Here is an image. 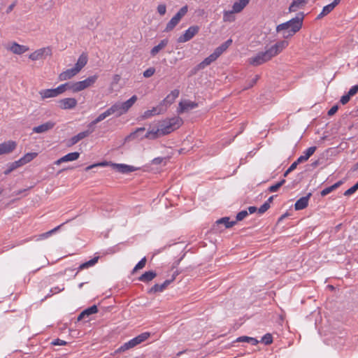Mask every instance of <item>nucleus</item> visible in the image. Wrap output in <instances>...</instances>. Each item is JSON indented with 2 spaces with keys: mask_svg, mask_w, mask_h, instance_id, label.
<instances>
[{
  "mask_svg": "<svg viewBox=\"0 0 358 358\" xmlns=\"http://www.w3.org/2000/svg\"><path fill=\"white\" fill-rule=\"evenodd\" d=\"M146 262H147V259H146V257H144L143 258H142L137 264L136 265L134 266V268H133V270L131 271V274H134L137 271L140 270V269H142L145 267V264H146Z\"/></svg>",
  "mask_w": 358,
  "mask_h": 358,
  "instance_id": "44",
  "label": "nucleus"
},
{
  "mask_svg": "<svg viewBox=\"0 0 358 358\" xmlns=\"http://www.w3.org/2000/svg\"><path fill=\"white\" fill-rule=\"evenodd\" d=\"M22 166L21 163L20 162L19 159L17 161H15L13 162L9 163L7 164V169L4 171L3 173L5 175L10 174L12 171L15 170L16 169Z\"/></svg>",
  "mask_w": 358,
  "mask_h": 358,
  "instance_id": "39",
  "label": "nucleus"
},
{
  "mask_svg": "<svg viewBox=\"0 0 358 358\" xmlns=\"http://www.w3.org/2000/svg\"><path fill=\"white\" fill-rule=\"evenodd\" d=\"M269 60L270 58L268 55V53H266V52L264 51L259 52L256 55L249 58L248 62L250 64L254 66H257Z\"/></svg>",
  "mask_w": 358,
  "mask_h": 358,
  "instance_id": "6",
  "label": "nucleus"
},
{
  "mask_svg": "<svg viewBox=\"0 0 358 358\" xmlns=\"http://www.w3.org/2000/svg\"><path fill=\"white\" fill-rule=\"evenodd\" d=\"M358 92V85L352 86L348 91V94L352 96Z\"/></svg>",
  "mask_w": 358,
  "mask_h": 358,
  "instance_id": "59",
  "label": "nucleus"
},
{
  "mask_svg": "<svg viewBox=\"0 0 358 358\" xmlns=\"http://www.w3.org/2000/svg\"><path fill=\"white\" fill-rule=\"evenodd\" d=\"M16 147L17 143L13 141H8L0 143V155L12 152Z\"/></svg>",
  "mask_w": 358,
  "mask_h": 358,
  "instance_id": "14",
  "label": "nucleus"
},
{
  "mask_svg": "<svg viewBox=\"0 0 358 358\" xmlns=\"http://www.w3.org/2000/svg\"><path fill=\"white\" fill-rule=\"evenodd\" d=\"M356 191L354 189V188L352 187H351L350 188H349L348 189H347L345 192H344V195L345 196H350L352 194H354Z\"/></svg>",
  "mask_w": 358,
  "mask_h": 358,
  "instance_id": "64",
  "label": "nucleus"
},
{
  "mask_svg": "<svg viewBox=\"0 0 358 358\" xmlns=\"http://www.w3.org/2000/svg\"><path fill=\"white\" fill-rule=\"evenodd\" d=\"M221 224H224L226 229H229L234 226L236 224V221H230L229 217H224L217 220L214 224L213 227H215L216 226H218Z\"/></svg>",
  "mask_w": 358,
  "mask_h": 358,
  "instance_id": "30",
  "label": "nucleus"
},
{
  "mask_svg": "<svg viewBox=\"0 0 358 358\" xmlns=\"http://www.w3.org/2000/svg\"><path fill=\"white\" fill-rule=\"evenodd\" d=\"M168 43L169 40L167 38L162 40L157 45H155L151 49L150 55L155 57L161 50L167 45Z\"/></svg>",
  "mask_w": 358,
  "mask_h": 358,
  "instance_id": "35",
  "label": "nucleus"
},
{
  "mask_svg": "<svg viewBox=\"0 0 358 358\" xmlns=\"http://www.w3.org/2000/svg\"><path fill=\"white\" fill-rule=\"evenodd\" d=\"M56 92L57 93L58 96L64 93L66 90L65 88V85L64 84L60 85L57 87L55 88Z\"/></svg>",
  "mask_w": 358,
  "mask_h": 358,
  "instance_id": "58",
  "label": "nucleus"
},
{
  "mask_svg": "<svg viewBox=\"0 0 358 358\" xmlns=\"http://www.w3.org/2000/svg\"><path fill=\"white\" fill-rule=\"evenodd\" d=\"M79 157L80 153L78 152H70L56 160L54 162V164L60 165L62 163L73 162L77 160L79 158Z\"/></svg>",
  "mask_w": 358,
  "mask_h": 358,
  "instance_id": "15",
  "label": "nucleus"
},
{
  "mask_svg": "<svg viewBox=\"0 0 358 358\" xmlns=\"http://www.w3.org/2000/svg\"><path fill=\"white\" fill-rule=\"evenodd\" d=\"M145 130V127L137 128L134 132H131L129 136V138L136 139L138 138V134L143 133Z\"/></svg>",
  "mask_w": 358,
  "mask_h": 358,
  "instance_id": "48",
  "label": "nucleus"
},
{
  "mask_svg": "<svg viewBox=\"0 0 358 358\" xmlns=\"http://www.w3.org/2000/svg\"><path fill=\"white\" fill-rule=\"evenodd\" d=\"M36 152H28L25 154L22 157H21L19 161L21 163L22 166L32 161L36 156Z\"/></svg>",
  "mask_w": 358,
  "mask_h": 358,
  "instance_id": "38",
  "label": "nucleus"
},
{
  "mask_svg": "<svg viewBox=\"0 0 358 358\" xmlns=\"http://www.w3.org/2000/svg\"><path fill=\"white\" fill-rule=\"evenodd\" d=\"M166 120L174 130L178 129L183 123L182 119L179 116H176L169 119H166Z\"/></svg>",
  "mask_w": 358,
  "mask_h": 358,
  "instance_id": "34",
  "label": "nucleus"
},
{
  "mask_svg": "<svg viewBox=\"0 0 358 358\" xmlns=\"http://www.w3.org/2000/svg\"><path fill=\"white\" fill-rule=\"evenodd\" d=\"M64 289V287H62V288H60L59 287H52L50 290V293L45 297V299L49 297V296H51L52 295H53L54 294H57V293H59L62 291H63Z\"/></svg>",
  "mask_w": 358,
  "mask_h": 358,
  "instance_id": "50",
  "label": "nucleus"
},
{
  "mask_svg": "<svg viewBox=\"0 0 358 358\" xmlns=\"http://www.w3.org/2000/svg\"><path fill=\"white\" fill-rule=\"evenodd\" d=\"M298 162L296 161H295L294 162H293L291 166L285 171V172L283 174V176L284 177H287V175L291 173L292 171H293L297 166L298 165Z\"/></svg>",
  "mask_w": 358,
  "mask_h": 358,
  "instance_id": "52",
  "label": "nucleus"
},
{
  "mask_svg": "<svg viewBox=\"0 0 358 358\" xmlns=\"http://www.w3.org/2000/svg\"><path fill=\"white\" fill-rule=\"evenodd\" d=\"M270 208V205L266 203L265 202L257 209L258 213L259 214L264 213L268 208Z\"/></svg>",
  "mask_w": 358,
  "mask_h": 358,
  "instance_id": "55",
  "label": "nucleus"
},
{
  "mask_svg": "<svg viewBox=\"0 0 358 358\" xmlns=\"http://www.w3.org/2000/svg\"><path fill=\"white\" fill-rule=\"evenodd\" d=\"M219 57L214 52L210 54L208 57L204 59L203 61L200 62L196 65V70H201L203 69L207 66L210 65L212 62L215 61Z\"/></svg>",
  "mask_w": 358,
  "mask_h": 358,
  "instance_id": "21",
  "label": "nucleus"
},
{
  "mask_svg": "<svg viewBox=\"0 0 358 358\" xmlns=\"http://www.w3.org/2000/svg\"><path fill=\"white\" fill-rule=\"evenodd\" d=\"M51 54L52 50L49 47L43 48L31 53L29 56V58L33 61H36L43 58L44 55H51Z\"/></svg>",
  "mask_w": 358,
  "mask_h": 358,
  "instance_id": "11",
  "label": "nucleus"
},
{
  "mask_svg": "<svg viewBox=\"0 0 358 358\" xmlns=\"http://www.w3.org/2000/svg\"><path fill=\"white\" fill-rule=\"evenodd\" d=\"M342 184H343V181L339 180V181L336 182V183H334L333 185L324 188L320 192L321 196H325L326 195L329 194V193H331V192H333L334 190H335L336 189L339 187Z\"/></svg>",
  "mask_w": 358,
  "mask_h": 358,
  "instance_id": "37",
  "label": "nucleus"
},
{
  "mask_svg": "<svg viewBox=\"0 0 358 358\" xmlns=\"http://www.w3.org/2000/svg\"><path fill=\"white\" fill-rule=\"evenodd\" d=\"M338 110V105H335L334 106H332L328 111L327 114L329 116H332L334 115Z\"/></svg>",
  "mask_w": 358,
  "mask_h": 358,
  "instance_id": "60",
  "label": "nucleus"
},
{
  "mask_svg": "<svg viewBox=\"0 0 358 358\" xmlns=\"http://www.w3.org/2000/svg\"><path fill=\"white\" fill-rule=\"evenodd\" d=\"M198 106V103L189 100L181 101L179 103L178 113H182L189 110L196 108Z\"/></svg>",
  "mask_w": 358,
  "mask_h": 358,
  "instance_id": "16",
  "label": "nucleus"
},
{
  "mask_svg": "<svg viewBox=\"0 0 358 358\" xmlns=\"http://www.w3.org/2000/svg\"><path fill=\"white\" fill-rule=\"evenodd\" d=\"M79 71L75 68L73 67L71 69H69L63 72H62L59 75V80L64 81L66 80H69L71 78H73L74 76H76Z\"/></svg>",
  "mask_w": 358,
  "mask_h": 358,
  "instance_id": "23",
  "label": "nucleus"
},
{
  "mask_svg": "<svg viewBox=\"0 0 358 358\" xmlns=\"http://www.w3.org/2000/svg\"><path fill=\"white\" fill-rule=\"evenodd\" d=\"M55 124L53 122L48 121V122H46L39 125V126L34 127L32 129V131L34 133H37V134L45 133V132L52 129L54 127Z\"/></svg>",
  "mask_w": 358,
  "mask_h": 358,
  "instance_id": "18",
  "label": "nucleus"
},
{
  "mask_svg": "<svg viewBox=\"0 0 358 358\" xmlns=\"http://www.w3.org/2000/svg\"><path fill=\"white\" fill-rule=\"evenodd\" d=\"M155 69L154 67H150L143 72V76L145 78H150L154 75Z\"/></svg>",
  "mask_w": 358,
  "mask_h": 358,
  "instance_id": "53",
  "label": "nucleus"
},
{
  "mask_svg": "<svg viewBox=\"0 0 358 358\" xmlns=\"http://www.w3.org/2000/svg\"><path fill=\"white\" fill-rule=\"evenodd\" d=\"M99 259V257L97 256V257H94V258L91 259L90 260L85 262V263H83L81 264L77 268V272L76 273L75 275L74 276H76L77 274L78 273L79 271H80L81 270H83V269H85V268H88L91 266H94L98 260Z\"/></svg>",
  "mask_w": 358,
  "mask_h": 358,
  "instance_id": "28",
  "label": "nucleus"
},
{
  "mask_svg": "<svg viewBox=\"0 0 358 358\" xmlns=\"http://www.w3.org/2000/svg\"><path fill=\"white\" fill-rule=\"evenodd\" d=\"M308 0H293L289 7V12H295L299 8H301L306 6Z\"/></svg>",
  "mask_w": 358,
  "mask_h": 358,
  "instance_id": "31",
  "label": "nucleus"
},
{
  "mask_svg": "<svg viewBox=\"0 0 358 358\" xmlns=\"http://www.w3.org/2000/svg\"><path fill=\"white\" fill-rule=\"evenodd\" d=\"M59 106L63 110H70L74 108L78 101L74 98H65L59 101Z\"/></svg>",
  "mask_w": 358,
  "mask_h": 358,
  "instance_id": "13",
  "label": "nucleus"
},
{
  "mask_svg": "<svg viewBox=\"0 0 358 358\" xmlns=\"http://www.w3.org/2000/svg\"><path fill=\"white\" fill-rule=\"evenodd\" d=\"M166 112V108L161 105V103L156 106L153 107L151 110H145L142 115V119L145 120L148 119L152 116L156 115L162 114Z\"/></svg>",
  "mask_w": 358,
  "mask_h": 358,
  "instance_id": "9",
  "label": "nucleus"
},
{
  "mask_svg": "<svg viewBox=\"0 0 358 358\" xmlns=\"http://www.w3.org/2000/svg\"><path fill=\"white\" fill-rule=\"evenodd\" d=\"M150 336V333L149 332H143L138 336L134 337V338L131 339L133 345L134 347L136 345L141 344V343L146 341L149 337Z\"/></svg>",
  "mask_w": 358,
  "mask_h": 358,
  "instance_id": "32",
  "label": "nucleus"
},
{
  "mask_svg": "<svg viewBox=\"0 0 358 358\" xmlns=\"http://www.w3.org/2000/svg\"><path fill=\"white\" fill-rule=\"evenodd\" d=\"M227 48L222 43L220 46L216 48L214 50V52L220 57L224 51H226Z\"/></svg>",
  "mask_w": 358,
  "mask_h": 358,
  "instance_id": "51",
  "label": "nucleus"
},
{
  "mask_svg": "<svg viewBox=\"0 0 358 358\" xmlns=\"http://www.w3.org/2000/svg\"><path fill=\"white\" fill-rule=\"evenodd\" d=\"M110 166L113 170L123 174H127L138 169V168L124 164L111 163Z\"/></svg>",
  "mask_w": 358,
  "mask_h": 358,
  "instance_id": "8",
  "label": "nucleus"
},
{
  "mask_svg": "<svg viewBox=\"0 0 358 358\" xmlns=\"http://www.w3.org/2000/svg\"><path fill=\"white\" fill-rule=\"evenodd\" d=\"M137 99H138L137 96L133 95L127 101L122 102V103H120L121 104L122 109H123V110L125 113L131 108V106L135 103V102L137 101Z\"/></svg>",
  "mask_w": 358,
  "mask_h": 358,
  "instance_id": "33",
  "label": "nucleus"
},
{
  "mask_svg": "<svg viewBox=\"0 0 358 358\" xmlns=\"http://www.w3.org/2000/svg\"><path fill=\"white\" fill-rule=\"evenodd\" d=\"M180 94L179 90L175 89L169 94L166 98H164L160 103L164 107L166 108V110L167 108L171 106L176 100V98L178 97Z\"/></svg>",
  "mask_w": 358,
  "mask_h": 358,
  "instance_id": "10",
  "label": "nucleus"
},
{
  "mask_svg": "<svg viewBox=\"0 0 358 358\" xmlns=\"http://www.w3.org/2000/svg\"><path fill=\"white\" fill-rule=\"evenodd\" d=\"M316 149V146H311L308 148L303 152V155H301L296 161L298 162V164L307 161L309 157L314 154Z\"/></svg>",
  "mask_w": 358,
  "mask_h": 358,
  "instance_id": "25",
  "label": "nucleus"
},
{
  "mask_svg": "<svg viewBox=\"0 0 358 358\" xmlns=\"http://www.w3.org/2000/svg\"><path fill=\"white\" fill-rule=\"evenodd\" d=\"M341 0H334V1L323 7L322 12L317 16V20H320L330 13L334 8L340 3Z\"/></svg>",
  "mask_w": 358,
  "mask_h": 358,
  "instance_id": "17",
  "label": "nucleus"
},
{
  "mask_svg": "<svg viewBox=\"0 0 358 358\" xmlns=\"http://www.w3.org/2000/svg\"><path fill=\"white\" fill-rule=\"evenodd\" d=\"M310 196L311 193H308L306 196H302L298 199L294 204V209L296 210H300L306 208L308 205Z\"/></svg>",
  "mask_w": 358,
  "mask_h": 358,
  "instance_id": "22",
  "label": "nucleus"
},
{
  "mask_svg": "<svg viewBox=\"0 0 358 358\" xmlns=\"http://www.w3.org/2000/svg\"><path fill=\"white\" fill-rule=\"evenodd\" d=\"M303 13L300 12L296 15L295 17L286 22L278 25L276 27V31L278 32L283 31L282 34L284 38L293 36L301 29L303 24Z\"/></svg>",
  "mask_w": 358,
  "mask_h": 358,
  "instance_id": "1",
  "label": "nucleus"
},
{
  "mask_svg": "<svg viewBox=\"0 0 358 358\" xmlns=\"http://www.w3.org/2000/svg\"><path fill=\"white\" fill-rule=\"evenodd\" d=\"M92 132H93V129L86 130V131L78 133L77 135L71 138L68 145L71 146V145L76 144L80 140L87 137Z\"/></svg>",
  "mask_w": 358,
  "mask_h": 358,
  "instance_id": "19",
  "label": "nucleus"
},
{
  "mask_svg": "<svg viewBox=\"0 0 358 358\" xmlns=\"http://www.w3.org/2000/svg\"><path fill=\"white\" fill-rule=\"evenodd\" d=\"M87 63V55L85 53H83L80 55L76 64H75V68L80 71Z\"/></svg>",
  "mask_w": 358,
  "mask_h": 358,
  "instance_id": "36",
  "label": "nucleus"
},
{
  "mask_svg": "<svg viewBox=\"0 0 358 358\" xmlns=\"http://www.w3.org/2000/svg\"><path fill=\"white\" fill-rule=\"evenodd\" d=\"M261 342L265 345H270L273 343V336L271 334H266L261 340Z\"/></svg>",
  "mask_w": 358,
  "mask_h": 358,
  "instance_id": "46",
  "label": "nucleus"
},
{
  "mask_svg": "<svg viewBox=\"0 0 358 358\" xmlns=\"http://www.w3.org/2000/svg\"><path fill=\"white\" fill-rule=\"evenodd\" d=\"M249 1L250 0H238V1H236L233 4L232 10L231 12H224V20H228L227 15L229 14H231L233 13H240L248 4Z\"/></svg>",
  "mask_w": 358,
  "mask_h": 358,
  "instance_id": "7",
  "label": "nucleus"
},
{
  "mask_svg": "<svg viewBox=\"0 0 358 358\" xmlns=\"http://www.w3.org/2000/svg\"><path fill=\"white\" fill-rule=\"evenodd\" d=\"M13 53L16 55H22L29 50V48L26 45H20L16 42L12 43L10 46L8 48Z\"/></svg>",
  "mask_w": 358,
  "mask_h": 358,
  "instance_id": "20",
  "label": "nucleus"
},
{
  "mask_svg": "<svg viewBox=\"0 0 358 358\" xmlns=\"http://www.w3.org/2000/svg\"><path fill=\"white\" fill-rule=\"evenodd\" d=\"M134 348L132 342L131 340H129L128 342L124 343L123 345H122L119 348H117L115 351L116 353H121L122 352H124L127 350H129L131 348Z\"/></svg>",
  "mask_w": 358,
  "mask_h": 358,
  "instance_id": "42",
  "label": "nucleus"
},
{
  "mask_svg": "<svg viewBox=\"0 0 358 358\" xmlns=\"http://www.w3.org/2000/svg\"><path fill=\"white\" fill-rule=\"evenodd\" d=\"M187 10V6H182L166 24V27L164 29V31L169 32L173 30L176 27V26L179 23L182 17L186 15Z\"/></svg>",
  "mask_w": 358,
  "mask_h": 358,
  "instance_id": "3",
  "label": "nucleus"
},
{
  "mask_svg": "<svg viewBox=\"0 0 358 358\" xmlns=\"http://www.w3.org/2000/svg\"><path fill=\"white\" fill-rule=\"evenodd\" d=\"M134 348L132 342L131 340H129L128 342L124 343L123 345H122L119 348H117L115 351L116 353H121L122 352H124L127 350H129L131 348Z\"/></svg>",
  "mask_w": 358,
  "mask_h": 358,
  "instance_id": "43",
  "label": "nucleus"
},
{
  "mask_svg": "<svg viewBox=\"0 0 358 358\" xmlns=\"http://www.w3.org/2000/svg\"><path fill=\"white\" fill-rule=\"evenodd\" d=\"M280 187L278 185V183H275V185H273L270 186L268 189V192H275L279 189Z\"/></svg>",
  "mask_w": 358,
  "mask_h": 358,
  "instance_id": "63",
  "label": "nucleus"
},
{
  "mask_svg": "<svg viewBox=\"0 0 358 358\" xmlns=\"http://www.w3.org/2000/svg\"><path fill=\"white\" fill-rule=\"evenodd\" d=\"M235 341L236 342H246V343L251 344L252 345H256L259 343V341L257 340L255 338L249 337V336H240V337L237 338Z\"/></svg>",
  "mask_w": 358,
  "mask_h": 358,
  "instance_id": "40",
  "label": "nucleus"
},
{
  "mask_svg": "<svg viewBox=\"0 0 358 358\" xmlns=\"http://www.w3.org/2000/svg\"><path fill=\"white\" fill-rule=\"evenodd\" d=\"M38 93L43 100L48 98H54L58 96V94L56 92L55 88L41 90Z\"/></svg>",
  "mask_w": 358,
  "mask_h": 358,
  "instance_id": "29",
  "label": "nucleus"
},
{
  "mask_svg": "<svg viewBox=\"0 0 358 358\" xmlns=\"http://www.w3.org/2000/svg\"><path fill=\"white\" fill-rule=\"evenodd\" d=\"M98 312V308L96 305H93L84 310H83L78 317V321H80L85 317H88L90 315L96 313Z\"/></svg>",
  "mask_w": 358,
  "mask_h": 358,
  "instance_id": "24",
  "label": "nucleus"
},
{
  "mask_svg": "<svg viewBox=\"0 0 358 358\" xmlns=\"http://www.w3.org/2000/svg\"><path fill=\"white\" fill-rule=\"evenodd\" d=\"M199 31V27L196 25L189 27L185 33L180 36L177 41L180 43L190 41Z\"/></svg>",
  "mask_w": 358,
  "mask_h": 358,
  "instance_id": "5",
  "label": "nucleus"
},
{
  "mask_svg": "<svg viewBox=\"0 0 358 358\" xmlns=\"http://www.w3.org/2000/svg\"><path fill=\"white\" fill-rule=\"evenodd\" d=\"M157 276V273L154 271H148L143 273L138 278V280L144 283H148Z\"/></svg>",
  "mask_w": 358,
  "mask_h": 358,
  "instance_id": "27",
  "label": "nucleus"
},
{
  "mask_svg": "<svg viewBox=\"0 0 358 358\" xmlns=\"http://www.w3.org/2000/svg\"><path fill=\"white\" fill-rule=\"evenodd\" d=\"M350 97L351 96L348 93L343 96H341V99H340V102L343 104V105H345L347 103H348V101H350Z\"/></svg>",
  "mask_w": 358,
  "mask_h": 358,
  "instance_id": "56",
  "label": "nucleus"
},
{
  "mask_svg": "<svg viewBox=\"0 0 358 358\" xmlns=\"http://www.w3.org/2000/svg\"><path fill=\"white\" fill-rule=\"evenodd\" d=\"M173 281H174V278H171V279L166 280L162 284L157 283L148 291V293L150 294H155L157 292H162L164 289H166L167 288V287Z\"/></svg>",
  "mask_w": 358,
  "mask_h": 358,
  "instance_id": "12",
  "label": "nucleus"
},
{
  "mask_svg": "<svg viewBox=\"0 0 358 358\" xmlns=\"http://www.w3.org/2000/svg\"><path fill=\"white\" fill-rule=\"evenodd\" d=\"M287 45L288 42L287 41H280L266 50V52L268 53V55L271 59L272 57L280 53Z\"/></svg>",
  "mask_w": 358,
  "mask_h": 358,
  "instance_id": "4",
  "label": "nucleus"
},
{
  "mask_svg": "<svg viewBox=\"0 0 358 358\" xmlns=\"http://www.w3.org/2000/svg\"><path fill=\"white\" fill-rule=\"evenodd\" d=\"M164 159H165L164 157H155V159H153L152 160V164L154 165H158V164H160L162 162H163V161Z\"/></svg>",
  "mask_w": 358,
  "mask_h": 358,
  "instance_id": "61",
  "label": "nucleus"
},
{
  "mask_svg": "<svg viewBox=\"0 0 358 358\" xmlns=\"http://www.w3.org/2000/svg\"><path fill=\"white\" fill-rule=\"evenodd\" d=\"M259 79V76H255V78H253L249 83L248 86L245 87V90H247V89H249L252 87H253L254 85H255V83H257V81Z\"/></svg>",
  "mask_w": 358,
  "mask_h": 358,
  "instance_id": "62",
  "label": "nucleus"
},
{
  "mask_svg": "<svg viewBox=\"0 0 358 358\" xmlns=\"http://www.w3.org/2000/svg\"><path fill=\"white\" fill-rule=\"evenodd\" d=\"M109 115L115 114L116 117H120L124 114L123 109H122L121 104L120 103H115L112 105L109 108L107 109Z\"/></svg>",
  "mask_w": 358,
  "mask_h": 358,
  "instance_id": "26",
  "label": "nucleus"
},
{
  "mask_svg": "<svg viewBox=\"0 0 358 358\" xmlns=\"http://www.w3.org/2000/svg\"><path fill=\"white\" fill-rule=\"evenodd\" d=\"M72 87H73V92H78L80 91L85 90V87L83 86L82 81L73 83V85H72Z\"/></svg>",
  "mask_w": 358,
  "mask_h": 358,
  "instance_id": "47",
  "label": "nucleus"
},
{
  "mask_svg": "<svg viewBox=\"0 0 358 358\" xmlns=\"http://www.w3.org/2000/svg\"><path fill=\"white\" fill-rule=\"evenodd\" d=\"M157 10L160 15H164L166 12V6L164 3L159 4Z\"/></svg>",
  "mask_w": 358,
  "mask_h": 358,
  "instance_id": "54",
  "label": "nucleus"
},
{
  "mask_svg": "<svg viewBox=\"0 0 358 358\" xmlns=\"http://www.w3.org/2000/svg\"><path fill=\"white\" fill-rule=\"evenodd\" d=\"M98 78H99L98 75H93V76H89L86 79L82 80L85 89H86V88L92 86L93 84H94L96 83V81L97 80Z\"/></svg>",
  "mask_w": 358,
  "mask_h": 358,
  "instance_id": "41",
  "label": "nucleus"
},
{
  "mask_svg": "<svg viewBox=\"0 0 358 358\" xmlns=\"http://www.w3.org/2000/svg\"><path fill=\"white\" fill-rule=\"evenodd\" d=\"M173 131L175 130L171 127V125H169L168 122L164 120L161 122L158 129L156 130L152 129L148 131L143 137H141V139L143 138L148 139H156L161 136L167 135Z\"/></svg>",
  "mask_w": 358,
  "mask_h": 358,
  "instance_id": "2",
  "label": "nucleus"
},
{
  "mask_svg": "<svg viewBox=\"0 0 358 358\" xmlns=\"http://www.w3.org/2000/svg\"><path fill=\"white\" fill-rule=\"evenodd\" d=\"M248 215V210H243L239 212L236 217V222L239 221H242L243 219H245Z\"/></svg>",
  "mask_w": 358,
  "mask_h": 358,
  "instance_id": "49",
  "label": "nucleus"
},
{
  "mask_svg": "<svg viewBox=\"0 0 358 358\" xmlns=\"http://www.w3.org/2000/svg\"><path fill=\"white\" fill-rule=\"evenodd\" d=\"M108 110H106L103 113H101L96 119H94L92 121V124H96L97 123L101 122L104 119H106L107 117L110 116L108 113Z\"/></svg>",
  "mask_w": 358,
  "mask_h": 358,
  "instance_id": "45",
  "label": "nucleus"
},
{
  "mask_svg": "<svg viewBox=\"0 0 358 358\" xmlns=\"http://www.w3.org/2000/svg\"><path fill=\"white\" fill-rule=\"evenodd\" d=\"M51 344L53 345H66L67 342L59 338H57L52 341Z\"/></svg>",
  "mask_w": 358,
  "mask_h": 358,
  "instance_id": "57",
  "label": "nucleus"
}]
</instances>
